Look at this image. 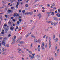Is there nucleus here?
Wrapping results in <instances>:
<instances>
[{
  "label": "nucleus",
  "mask_w": 60,
  "mask_h": 60,
  "mask_svg": "<svg viewBox=\"0 0 60 60\" xmlns=\"http://www.w3.org/2000/svg\"><path fill=\"white\" fill-rule=\"evenodd\" d=\"M23 4V3L22 2H21V5H22Z\"/></svg>",
  "instance_id": "nucleus-50"
},
{
  "label": "nucleus",
  "mask_w": 60,
  "mask_h": 60,
  "mask_svg": "<svg viewBox=\"0 0 60 60\" xmlns=\"http://www.w3.org/2000/svg\"><path fill=\"white\" fill-rule=\"evenodd\" d=\"M51 12H48L46 13L47 14H50V13H51Z\"/></svg>",
  "instance_id": "nucleus-25"
},
{
  "label": "nucleus",
  "mask_w": 60,
  "mask_h": 60,
  "mask_svg": "<svg viewBox=\"0 0 60 60\" xmlns=\"http://www.w3.org/2000/svg\"><path fill=\"white\" fill-rule=\"evenodd\" d=\"M37 58H39L40 57V56L39 55H38L37 56Z\"/></svg>",
  "instance_id": "nucleus-30"
},
{
  "label": "nucleus",
  "mask_w": 60,
  "mask_h": 60,
  "mask_svg": "<svg viewBox=\"0 0 60 60\" xmlns=\"http://www.w3.org/2000/svg\"><path fill=\"white\" fill-rule=\"evenodd\" d=\"M5 18H8V16H7V15H5Z\"/></svg>",
  "instance_id": "nucleus-29"
},
{
  "label": "nucleus",
  "mask_w": 60,
  "mask_h": 60,
  "mask_svg": "<svg viewBox=\"0 0 60 60\" xmlns=\"http://www.w3.org/2000/svg\"><path fill=\"white\" fill-rule=\"evenodd\" d=\"M20 40H21V38H19L18 40H17V41H20Z\"/></svg>",
  "instance_id": "nucleus-33"
},
{
  "label": "nucleus",
  "mask_w": 60,
  "mask_h": 60,
  "mask_svg": "<svg viewBox=\"0 0 60 60\" xmlns=\"http://www.w3.org/2000/svg\"><path fill=\"white\" fill-rule=\"evenodd\" d=\"M16 29H18V26H16Z\"/></svg>",
  "instance_id": "nucleus-62"
},
{
  "label": "nucleus",
  "mask_w": 60,
  "mask_h": 60,
  "mask_svg": "<svg viewBox=\"0 0 60 60\" xmlns=\"http://www.w3.org/2000/svg\"><path fill=\"white\" fill-rule=\"evenodd\" d=\"M25 12V10H24L22 11V12L23 13H24Z\"/></svg>",
  "instance_id": "nucleus-52"
},
{
  "label": "nucleus",
  "mask_w": 60,
  "mask_h": 60,
  "mask_svg": "<svg viewBox=\"0 0 60 60\" xmlns=\"http://www.w3.org/2000/svg\"><path fill=\"white\" fill-rule=\"evenodd\" d=\"M32 45H33V44L32 43L31 44V45H30V47H31V48H32V47H33V46H32Z\"/></svg>",
  "instance_id": "nucleus-37"
},
{
  "label": "nucleus",
  "mask_w": 60,
  "mask_h": 60,
  "mask_svg": "<svg viewBox=\"0 0 60 60\" xmlns=\"http://www.w3.org/2000/svg\"><path fill=\"white\" fill-rule=\"evenodd\" d=\"M39 4H37L35 5V6H38L39 5Z\"/></svg>",
  "instance_id": "nucleus-49"
},
{
  "label": "nucleus",
  "mask_w": 60,
  "mask_h": 60,
  "mask_svg": "<svg viewBox=\"0 0 60 60\" xmlns=\"http://www.w3.org/2000/svg\"><path fill=\"white\" fill-rule=\"evenodd\" d=\"M53 19L54 20H56V21H58V19L56 17H53Z\"/></svg>",
  "instance_id": "nucleus-2"
},
{
  "label": "nucleus",
  "mask_w": 60,
  "mask_h": 60,
  "mask_svg": "<svg viewBox=\"0 0 60 60\" xmlns=\"http://www.w3.org/2000/svg\"><path fill=\"white\" fill-rule=\"evenodd\" d=\"M52 6L53 7H54L55 6V4L53 3L52 4Z\"/></svg>",
  "instance_id": "nucleus-27"
},
{
  "label": "nucleus",
  "mask_w": 60,
  "mask_h": 60,
  "mask_svg": "<svg viewBox=\"0 0 60 60\" xmlns=\"http://www.w3.org/2000/svg\"><path fill=\"white\" fill-rule=\"evenodd\" d=\"M57 53H58V52H59V49H58L57 50Z\"/></svg>",
  "instance_id": "nucleus-48"
},
{
  "label": "nucleus",
  "mask_w": 60,
  "mask_h": 60,
  "mask_svg": "<svg viewBox=\"0 0 60 60\" xmlns=\"http://www.w3.org/2000/svg\"><path fill=\"white\" fill-rule=\"evenodd\" d=\"M50 41V40H49V48H50L51 47V42Z\"/></svg>",
  "instance_id": "nucleus-8"
},
{
  "label": "nucleus",
  "mask_w": 60,
  "mask_h": 60,
  "mask_svg": "<svg viewBox=\"0 0 60 60\" xmlns=\"http://www.w3.org/2000/svg\"><path fill=\"white\" fill-rule=\"evenodd\" d=\"M15 43V41H14L13 42H12L11 44H14Z\"/></svg>",
  "instance_id": "nucleus-21"
},
{
  "label": "nucleus",
  "mask_w": 60,
  "mask_h": 60,
  "mask_svg": "<svg viewBox=\"0 0 60 60\" xmlns=\"http://www.w3.org/2000/svg\"><path fill=\"white\" fill-rule=\"evenodd\" d=\"M6 40H7V38L6 37L4 38L3 40L2 44L3 45H4V46H5V41Z\"/></svg>",
  "instance_id": "nucleus-1"
},
{
  "label": "nucleus",
  "mask_w": 60,
  "mask_h": 60,
  "mask_svg": "<svg viewBox=\"0 0 60 60\" xmlns=\"http://www.w3.org/2000/svg\"><path fill=\"white\" fill-rule=\"evenodd\" d=\"M57 41H58V39L57 38H56L55 40V42H56Z\"/></svg>",
  "instance_id": "nucleus-28"
},
{
  "label": "nucleus",
  "mask_w": 60,
  "mask_h": 60,
  "mask_svg": "<svg viewBox=\"0 0 60 60\" xmlns=\"http://www.w3.org/2000/svg\"><path fill=\"white\" fill-rule=\"evenodd\" d=\"M49 30L48 29H46L45 30V31H48Z\"/></svg>",
  "instance_id": "nucleus-64"
},
{
  "label": "nucleus",
  "mask_w": 60,
  "mask_h": 60,
  "mask_svg": "<svg viewBox=\"0 0 60 60\" xmlns=\"http://www.w3.org/2000/svg\"><path fill=\"white\" fill-rule=\"evenodd\" d=\"M57 24H58V22H55L54 23V26H56V25H57Z\"/></svg>",
  "instance_id": "nucleus-7"
},
{
  "label": "nucleus",
  "mask_w": 60,
  "mask_h": 60,
  "mask_svg": "<svg viewBox=\"0 0 60 60\" xmlns=\"http://www.w3.org/2000/svg\"><path fill=\"white\" fill-rule=\"evenodd\" d=\"M4 8V7H0V9H2V8Z\"/></svg>",
  "instance_id": "nucleus-41"
},
{
  "label": "nucleus",
  "mask_w": 60,
  "mask_h": 60,
  "mask_svg": "<svg viewBox=\"0 0 60 60\" xmlns=\"http://www.w3.org/2000/svg\"><path fill=\"white\" fill-rule=\"evenodd\" d=\"M8 31V29H7V28H6L5 29V33H7V32Z\"/></svg>",
  "instance_id": "nucleus-16"
},
{
  "label": "nucleus",
  "mask_w": 60,
  "mask_h": 60,
  "mask_svg": "<svg viewBox=\"0 0 60 60\" xmlns=\"http://www.w3.org/2000/svg\"><path fill=\"white\" fill-rule=\"evenodd\" d=\"M16 8H18V5H16Z\"/></svg>",
  "instance_id": "nucleus-53"
},
{
  "label": "nucleus",
  "mask_w": 60,
  "mask_h": 60,
  "mask_svg": "<svg viewBox=\"0 0 60 60\" xmlns=\"http://www.w3.org/2000/svg\"><path fill=\"white\" fill-rule=\"evenodd\" d=\"M45 37H46V35H45L43 36V38H44Z\"/></svg>",
  "instance_id": "nucleus-60"
},
{
  "label": "nucleus",
  "mask_w": 60,
  "mask_h": 60,
  "mask_svg": "<svg viewBox=\"0 0 60 60\" xmlns=\"http://www.w3.org/2000/svg\"><path fill=\"white\" fill-rule=\"evenodd\" d=\"M36 10H34V12H36Z\"/></svg>",
  "instance_id": "nucleus-63"
},
{
  "label": "nucleus",
  "mask_w": 60,
  "mask_h": 60,
  "mask_svg": "<svg viewBox=\"0 0 60 60\" xmlns=\"http://www.w3.org/2000/svg\"><path fill=\"white\" fill-rule=\"evenodd\" d=\"M5 47H9V44H7V45H4Z\"/></svg>",
  "instance_id": "nucleus-13"
},
{
  "label": "nucleus",
  "mask_w": 60,
  "mask_h": 60,
  "mask_svg": "<svg viewBox=\"0 0 60 60\" xmlns=\"http://www.w3.org/2000/svg\"><path fill=\"white\" fill-rule=\"evenodd\" d=\"M29 53L30 54H32V52L30 51L29 52Z\"/></svg>",
  "instance_id": "nucleus-32"
},
{
  "label": "nucleus",
  "mask_w": 60,
  "mask_h": 60,
  "mask_svg": "<svg viewBox=\"0 0 60 60\" xmlns=\"http://www.w3.org/2000/svg\"><path fill=\"white\" fill-rule=\"evenodd\" d=\"M11 34H9L8 35V37H11Z\"/></svg>",
  "instance_id": "nucleus-39"
},
{
  "label": "nucleus",
  "mask_w": 60,
  "mask_h": 60,
  "mask_svg": "<svg viewBox=\"0 0 60 60\" xmlns=\"http://www.w3.org/2000/svg\"><path fill=\"white\" fill-rule=\"evenodd\" d=\"M2 4H4V1H3L2 2Z\"/></svg>",
  "instance_id": "nucleus-61"
},
{
  "label": "nucleus",
  "mask_w": 60,
  "mask_h": 60,
  "mask_svg": "<svg viewBox=\"0 0 60 60\" xmlns=\"http://www.w3.org/2000/svg\"><path fill=\"white\" fill-rule=\"evenodd\" d=\"M21 27H19V28L18 30V31H20V30H21Z\"/></svg>",
  "instance_id": "nucleus-17"
},
{
  "label": "nucleus",
  "mask_w": 60,
  "mask_h": 60,
  "mask_svg": "<svg viewBox=\"0 0 60 60\" xmlns=\"http://www.w3.org/2000/svg\"><path fill=\"white\" fill-rule=\"evenodd\" d=\"M27 13L28 15V14H30V12H27Z\"/></svg>",
  "instance_id": "nucleus-47"
},
{
  "label": "nucleus",
  "mask_w": 60,
  "mask_h": 60,
  "mask_svg": "<svg viewBox=\"0 0 60 60\" xmlns=\"http://www.w3.org/2000/svg\"><path fill=\"white\" fill-rule=\"evenodd\" d=\"M16 36H14L12 39L13 41H15L16 40Z\"/></svg>",
  "instance_id": "nucleus-4"
},
{
  "label": "nucleus",
  "mask_w": 60,
  "mask_h": 60,
  "mask_svg": "<svg viewBox=\"0 0 60 60\" xmlns=\"http://www.w3.org/2000/svg\"><path fill=\"white\" fill-rule=\"evenodd\" d=\"M4 31H2L1 33L0 34V36H3L4 35H3L2 34H4Z\"/></svg>",
  "instance_id": "nucleus-5"
},
{
  "label": "nucleus",
  "mask_w": 60,
  "mask_h": 60,
  "mask_svg": "<svg viewBox=\"0 0 60 60\" xmlns=\"http://www.w3.org/2000/svg\"><path fill=\"white\" fill-rule=\"evenodd\" d=\"M25 6L26 7H28V4H26Z\"/></svg>",
  "instance_id": "nucleus-26"
},
{
  "label": "nucleus",
  "mask_w": 60,
  "mask_h": 60,
  "mask_svg": "<svg viewBox=\"0 0 60 60\" xmlns=\"http://www.w3.org/2000/svg\"><path fill=\"white\" fill-rule=\"evenodd\" d=\"M18 50H19V51H21V49H18Z\"/></svg>",
  "instance_id": "nucleus-36"
},
{
  "label": "nucleus",
  "mask_w": 60,
  "mask_h": 60,
  "mask_svg": "<svg viewBox=\"0 0 60 60\" xmlns=\"http://www.w3.org/2000/svg\"><path fill=\"white\" fill-rule=\"evenodd\" d=\"M14 17H19V15L17 13L14 14L13 15Z\"/></svg>",
  "instance_id": "nucleus-3"
},
{
  "label": "nucleus",
  "mask_w": 60,
  "mask_h": 60,
  "mask_svg": "<svg viewBox=\"0 0 60 60\" xmlns=\"http://www.w3.org/2000/svg\"><path fill=\"white\" fill-rule=\"evenodd\" d=\"M42 9H43V10H45V8L44 7H42Z\"/></svg>",
  "instance_id": "nucleus-54"
},
{
  "label": "nucleus",
  "mask_w": 60,
  "mask_h": 60,
  "mask_svg": "<svg viewBox=\"0 0 60 60\" xmlns=\"http://www.w3.org/2000/svg\"><path fill=\"white\" fill-rule=\"evenodd\" d=\"M6 53H5V52H4L3 53H2V55H6Z\"/></svg>",
  "instance_id": "nucleus-31"
},
{
  "label": "nucleus",
  "mask_w": 60,
  "mask_h": 60,
  "mask_svg": "<svg viewBox=\"0 0 60 60\" xmlns=\"http://www.w3.org/2000/svg\"><path fill=\"white\" fill-rule=\"evenodd\" d=\"M11 8L13 10H14V8L13 7H11Z\"/></svg>",
  "instance_id": "nucleus-44"
},
{
  "label": "nucleus",
  "mask_w": 60,
  "mask_h": 60,
  "mask_svg": "<svg viewBox=\"0 0 60 60\" xmlns=\"http://www.w3.org/2000/svg\"><path fill=\"white\" fill-rule=\"evenodd\" d=\"M51 15L52 16H53L54 15V14H55V12H51Z\"/></svg>",
  "instance_id": "nucleus-11"
},
{
  "label": "nucleus",
  "mask_w": 60,
  "mask_h": 60,
  "mask_svg": "<svg viewBox=\"0 0 60 60\" xmlns=\"http://www.w3.org/2000/svg\"><path fill=\"white\" fill-rule=\"evenodd\" d=\"M14 29V27L12 26V25L11 26V27H10V30L12 31H13Z\"/></svg>",
  "instance_id": "nucleus-6"
},
{
  "label": "nucleus",
  "mask_w": 60,
  "mask_h": 60,
  "mask_svg": "<svg viewBox=\"0 0 60 60\" xmlns=\"http://www.w3.org/2000/svg\"><path fill=\"white\" fill-rule=\"evenodd\" d=\"M29 35L27 34V35H26V38H27V37H28V36H29Z\"/></svg>",
  "instance_id": "nucleus-55"
},
{
  "label": "nucleus",
  "mask_w": 60,
  "mask_h": 60,
  "mask_svg": "<svg viewBox=\"0 0 60 60\" xmlns=\"http://www.w3.org/2000/svg\"><path fill=\"white\" fill-rule=\"evenodd\" d=\"M8 12L9 13H11V11L10 10H9L8 11Z\"/></svg>",
  "instance_id": "nucleus-14"
},
{
  "label": "nucleus",
  "mask_w": 60,
  "mask_h": 60,
  "mask_svg": "<svg viewBox=\"0 0 60 60\" xmlns=\"http://www.w3.org/2000/svg\"><path fill=\"white\" fill-rule=\"evenodd\" d=\"M14 2V0H10V3H13Z\"/></svg>",
  "instance_id": "nucleus-20"
},
{
  "label": "nucleus",
  "mask_w": 60,
  "mask_h": 60,
  "mask_svg": "<svg viewBox=\"0 0 60 60\" xmlns=\"http://www.w3.org/2000/svg\"><path fill=\"white\" fill-rule=\"evenodd\" d=\"M31 37H33V38H35V36L33 35V34H31Z\"/></svg>",
  "instance_id": "nucleus-18"
},
{
  "label": "nucleus",
  "mask_w": 60,
  "mask_h": 60,
  "mask_svg": "<svg viewBox=\"0 0 60 60\" xmlns=\"http://www.w3.org/2000/svg\"><path fill=\"white\" fill-rule=\"evenodd\" d=\"M55 48H56L55 49H57V45L56 46Z\"/></svg>",
  "instance_id": "nucleus-56"
},
{
  "label": "nucleus",
  "mask_w": 60,
  "mask_h": 60,
  "mask_svg": "<svg viewBox=\"0 0 60 60\" xmlns=\"http://www.w3.org/2000/svg\"><path fill=\"white\" fill-rule=\"evenodd\" d=\"M38 42V41H37V40L36 39H35L34 40V42H35V43H36V42H37V43Z\"/></svg>",
  "instance_id": "nucleus-12"
},
{
  "label": "nucleus",
  "mask_w": 60,
  "mask_h": 60,
  "mask_svg": "<svg viewBox=\"0 0 60 60\" xmlns=\"http://www.w3.org/2000/svg\"><path fill=\"white\" fill-rule=\"evenodd\" d=\"M38 51H40V48H38Z\"/></svg>",
  "instance_id": "nucleus-35"
},
{
  "label": "nucleus",
  "mask_w": 60,
  "mask_h": 60,
  "mask_svg": "<svg viewBox=\"0 0 60 60\" xmlns=\"http://www.w3.org/2000/svg\"><path fill=\"white\" fill-rule=\"evenodd\" d=\"M8 23L9 25H11V22L10 21H9L8 22Z\"/></svg>",
  "instance_id": "nucleus-43"
},
{
  "label": "nucleus",
  "mask_w": 60,
  "mask_h": 60,
  "mask_svg": "<svg viewBox=\"0 0 60 60\" xmlns=\"http://www.w3.org/2000/svg\"><path fill=\"white\" fill-rule=\"evenodd\" d=\"M48 23H51V21H49L48 22Z\"/></svg>",
  "instance_id": "nucleus-57"
},
{
  "label": "nucleus",
  "mask_w": 60,
  "mask_h": 60,
  "mask_svg": "<svg viewBox=\"0 0 60 60\" xmlns=\"http://www.w3.org/2000/svg\"><path fill=\"white\" fill-rule=\"evenodd\" d=\"M42 44L43 46H44V43H42Z\"/></svg>",
  "instance_id": "nucleus-46"
},
{
  "label": "nucleus",
  "mask_w": 60,
  "mask_h": 60,
  "mask_svg": "<svg viewBox=\"0 0 60 60\" xmlns=\"http://www.w3.org/2000/svg\"><path fill=\"white\" fill-rule=\"evenodd\" d=\"M10 58H11V59H12V58H15V57H14L13 56V57H10Z\"/></svg>",
  "instance_id": "nucleus-38"
},
{
  "label": "nucleus",
  "mask_w": 60,
  "mask_h": 60,
  "mask_svg": "<svg viewBox=\"0 0 60 60\" xmlns=\"http://www.w3.org/2000/svg\"><path fill=\"white\" fill-rule=\"evenodd\" d=\"M39 0H35V2H37V1H39Z\"/></svg>",
  "instance_id": "nucleus-45"
},
{
  "label": "nucleus",
  "mask_w": 60,
  "mask_h": 60,
  "mask_svg": "<svg viewBox=\"0 0 60 60\" xmlns=\"http://www.w3.org/2000/svg\"><path fill=\"white\" fill-rule=\"evenodd\" d=\"M19 23H20V22H19V21H17V23L16 24L17 26H19Z\"/></svg>",
  "instance_id": "nucleus-9"
},
{
  "label": "nucleus",
  "mask_w": 60,
  "mask_h": 60,
  "mask_svg": "<svg viewBox=\"0 0 60 60\" xmlns=\"http://www.w3.org/2000/svg\"><path fill=\"white\" fill-rule=\"evenodd\" d=\"M19 43L20 44H23V43H24V41H20L19 42Z\"/></svg>",
  "instance_id": "nucleus-15"
},
{
  "label": "nucleus",
  "mask_w": 60,
  "mask_h": 60,
  "mask_svg": "<svg viewBox=\"0 0 60 60\" xmlns=\"http://www.w3.org/2000/svg\"><path fill=\"white\" fill-rule=\"evenodd\" d=\"M31 33H32L31 32H30V33H29L28 34L29 36L31 34Z\"/></svg>",
  "instance_id": "nucleus-23"
},
{
  "label": "nucleus",
  "mask_w": 60,
  "mask_h": 60,
  "mask_svg": "<svg viewBox=\"0 0 60 60\" xmlns=\"http://www.w3.org/2000/svg\"><path fill=\"white\" fill-rule=\"evenodd\" d=\"M26 51H28V52H30V51H29V50L28 49H26Z\"/></svg>",
  "instance_id": "nucleus-24"
},
{
  "label": "nucleus",
  "mask_w": 60,
  "mask_h": 60,
  "mask_svg": "<svg viewBox=\"0 0 60 60\" xmlns=\"http://www.w3.org/2000/svg\"><path fill=\"white\" fill-rule=\"evenodd\" d=\"M29 55L30 56V58L31 56H31V55H30V54H29Z\"/></svg>",
  "instance_id": "nucleus-51"
},
{
  "label": "nucleus",
  "mask_w": 60,
  "mask_h": 60,
  "mask_svg": "<svg viewBox=\"0 0 60 60\" xmlns=\"http://www.w3.org/2000/svg\"><path fill=\"white\" fill-rule=\"evenodd\" d=\"M28 1H29V0H27V1L26 2V3H27L28 2Z\"/></svg>",
  "instance_id": "nucleus-42"
},
{
  "label": "nucleus",
  "mask_w": 60,
  "mask_h": 60,
  "mask_svg": "<svg viewBox=\"0 0 60 60\" xmlns=\"http://www.w3.org/2000/svg\"><path fill=\"white\" fill-rule=\"evenodd\" d=\"M38 42L39 43H40L41 42V39L38 40Z\"/></svg>",
  "instance_id": "nucleus-34"
},
{
  "label": "nucleus",
  "mask_w": 60,
  "mask_h": 60,
  "mask_svg": "<svg viewBox=\"0 0 60 60\" xmlns=\"http://www.w3.org/2000/svg\"><path fill=\"white\" fill-rule=\"evenodd\" d=\"M4 26H7V25H6V24H4Z\"/></svg>",
  "instance_id": "nucleus-58"
},
{
  "label": "nucleus",
  "mask_w": 60,
  "mask_h": 60,
  "mask_svg": "<svg viewBox=\"0 0 60 60\" xmlns=\"http://www.w3.org/2000/svg\"><path fill=\"white\" fill-rule=\"evenodd\" d=\"M53 36H54V37H53L54 40H55V39H55V35H53Z\"/></svg>",
  "instance_id": "nucleus-59"
},
{
  "label": "nucleus",
  "mask_w": 60,
  "mask_h": 60,
  "mask_svg": "<svg viewBox=\"0 0 60 60\" xmlns=\"http://www.w3.org/2000/svg\"><path fill=\"white\" fill-rule=\"evenodd\" d=\"M39 6L40 7H41L42 6H43V5H39Z\"/></svg>",
  "instance_id": "nucleus-40"
},
{
  "label": "nucleus",
  "mask_w": 60,
  "mask_h": 60,
  "mask_svg": "<svg viewBox=\"0 0 60 60\" xmlns=\"http://www.w3.org/2000/svg\"><path fill=\"white\" fill-rule=\"evenodd\" d=\"M38 16H39V19H41V14H38Z\"/></svg>",
  "instance_id": "nucleus-10"
},
{
  "label": "nucleus",
  "mask_w": 60,
  "mask_h": 60,
  "mask_svg": "<svg viewBox=\"0 0 60 60\" xmlns=\"http://www.w3.org/2000/svg\"><path fill=\"white\" fill-rule=\"evenodd\" d=\"M34 58V56H31L30 58V59H33Z\"/></svg>",
  "instance_id": "nucleus-19"
},
{
  "label": "nucleus",
  "mask_w": 60,
  "mask_h": 60,
  "mask_svg": "<svg viewBox=\"0 0 60 60\" xmlns=\"http://www.w3.org/2000/svg\"><path fill=\"white\" fill-rule=\"evenodd\" d=\"M30 15H31L33 14V12H30Z\"/></svg>",
  "instance_id": "nucleus-22"
}]
</instances>
